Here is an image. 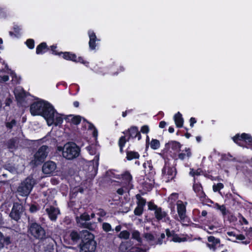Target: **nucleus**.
<instances>
[{"label":"nucleus","mask_w":252,"mask_h":252,"mask_svg":"<svg viewBox=\"0 0 252 252\" xmlns=\"http://www.w3.org/2000/svg\"><path fill=\"white\" fill-rule=\"evenodd\" d=\"M56 164L52 161H48L44 163L42 166V171L44 174H51L56 169Z\"/></svg>","instance_id":"obj_23"},{"label":"nucleus","mask_w":252,"mask_h":252,"mask_svg":"<svg viewBox=\"0 0 252 252\" xmlns=\"http://www.w3.org/2000/svg\"><path fill=\"white\" fill-rule=\"evenodd\" d=\"M127 142L126 140V136H121L118 141V145L120 148V152L123 154L124 153V148Z\"/></svg>","instance_id":"obj_33"},{"label":"nucleus","mask_w":252,"mask_h":252,"mask_svg":"<svg viewBox=\"0 0 252 252\" xmlns=\"http://www.w3.org/2000/svg\"><path fill=\"white\" fill-rule=\"evenodd\" d=\"M166 125V123L164 121H160L159 123V127L161 128H163L165 127Z\"/></svg>","instance_id":"obj_63"},{"label":"nucleus","mask_w":252,"mask_h":252,"mask_svg":"<svg viewBox=\"0 0 252 252\" xmlns=\"http://www.w3.org/2000/svg\"><path fill=\"white\" fill-rule=\"evenodd\" d=\"M216 206L217 209L219 210L221 212L223 216H225L228 211L226 210V207L224 205H220L218 203H216Z\"/></svg>","instance_id":"obj_38"},{"label":"nucleus","mask_w":252,"mask_h":252,"mask_svg":"<svg viewBox=\"0 0 252 252\" xmlns=\"http://www.w3.org/2000/svg\"><path fill=\"white\" fill-rule=\"evenodd\" d=\"M137 201V205L144 207L146 204V199L142 197L140 194H138L136 195Z\"/></svg>","instance_id":"obj_34"},{"label":"nucleus","mask_w":252,"mask_h":252,"mask_svg":"<svg viewBox=\"0 0 252 252\" xmlns=\"http://www.w3.org/2000/svg\"><path fill=\"white\" fill-rule=\"evenodd\" d=\"M12 102V99L9 97H7L5 100V104L6 106H9Z\"/></svg>","instance_id":"obj_59"},{"label":"nucleus","mask_w":252,"mask_h":252,"mask_svg":"<svg viewBox=\"0 0 252 252\" xmlns=\"http://www.w3.org/2000/svg\"><path fill=\"white\" fill-rule=\"evenodd\" d=\"M64 120L67 123L78 125L81 121L82 117L79 115H68L64 116Z\"/></svg>","instance_id":"obj_24"},{"label":"nucleus","mask_w":252,"mask_h":252,"mask_svg":"<svg viewBox=\"0 0 252 252\" xmlns=\"http://www.w3.org/2000/svg\"><path fill=\"white\" fill-rule=\"evenodd\" d=\"M164 159V164L161 170V175L163 178L167 179V182L173 180L177 174V170L175 166H172L168 158L163 157Z\"/></svg>","instance_id":"obj_4"},{"label":"nucleus","mask_w":252,"mask_h":252,"mask_svg":"<svg viewBox=\"0 0 252 252\" xmlns=\"http://www.w3.org/2000/svg\"><path fill=\"white\" fill-rule=\"evenodd\" d=\"M17 124V122L15 119H12L10 122L5 123L6 127L8 129H11Z\"/></svg>","instance_id":"obj_42"},{"label":"nucleus","mask_w":252,"mask_h":252,"mask_svg":"<svg viewBox=\"0 0 252 252\" xmlns=\"http://www.w3.org/2000/svg\"><path fill=\"white\" fill-rule=\"evenodd\" d=\"M149 131V127L147 125H144L141 127L140 131L143 133L147 134Z\"/></svg>","instance_id":"obj_53"},{"label":"nucleus","mask_w":252,"mask_h":252,"mask_svg":"<svg viewBox=\"0 0 252 252\" xmlns=\"http://www.w3.org/2000/svg\"><path fill=\"white\" fill-rule=\"evenodd\" d=\"M88 34L89 36V45L90 49L91 50H94L96 49L97 45L96 42L100 40L97 38L95 33L93 31H89L88 32Z\"/></svg>","instance_id":"obj_22"},{"label":"nucleus","mask_w":252,"mask_h":252,"mask_svg":"<svg viewBox=\"0 0 252 252\" xmlns=\"http://www.w3.org/2000/svg\"><path fill=\"white\" fill-rule=\"evenodd\" d=\"M84 238L79 244L80 252H94L96 242L94 240V235L88 230L83 233Z\"/></svg>","instance_id":"obj_2"},{"label":"nucleus","mask_w":252,"mask_h":252,"mask_svg":"<svg viewBox=\"0 0 252 252\" xmlns=\"http://www.w3.org/2000/svg\"><path fill=\"white\" fill-rule=\"evenodd\" d=\"M39 244L43 245V248L46 252H54L55 240L49 234L44 240L41 241Z\"/></svg>","instance_id":"obj_18"},{"label":"nucleus","mask_w":252,"mask_h":252,"mask_svg":"<svg viewBox=\"0 0 252 252\" xmlns=\"http://www.w3.org/2000/svg\"><path fill=\"white\" fill-rule=\"evenodd\" d=\"M27 228L28 235L31 238L38 240V243L44 240L49 234L42 224L35 220H29Z\"/></svg>","instance_id":"obj_1"},{"label":"nucleus","mask_w":252,"mask_h":252,"mask_svg":"<svg viewBox=\"0 0 252 252\" xmlns=\"http://www.w3.org/2000/svg\"><path fill=\"white\" fill-rule=\"evenodd\" d=\"M132 238L137 240L139 243L142 242L140 232L138 230H135L132 233Z\"/></svg>","instance_id":"obj_40"},{"label":"nucleus","mask_w":252,"mask_h":252,"mask_svg":"<svg viewBox=\"0 0 252 252\" xmlns=\"http://www.w3.org/2000/svg\"><path fill=\"white\" fill-rule=\"evenodd\" d=\"M145 238L148 241H152L155 239L154 236L151 233H147L145 234Z\"/></svg>","instance_id":"obj_52"},{"label":"nucleus","mask_w":252,"mask_h":252,"mask_svg":"<svg viewBox=\"0 0 252 252\" xmlns=\"http://www.w3.org/2000/svg\"><path fill=\"white\" fill-rule=\"evenodd\" d=\"M102 229L106 232H108L112 230V227L110 223L103 222L102 223Z\"/></svg>","instance_id":"obj_47"},{"label":"nucleus","mask_w":252,"mask_h":252,"mask_svg":"<svg viewBox=\"0 0 252 252\" xmlns=\"http://www.w3.org/2000/svg\"><path fill=\"white\" fill-rule=\"evenodd\" d=\"M144 211V207L137 205L134 210V214L135 216H140L142 215Z\"/></svg>","instance_id":"obj_43"},{"label":"nucleus","mask_w":252,"mask_h":252,"mask_svg":"<svg viewBox=\"0 0 252 252\" xmlns=\"http://www.w3.org/2000/svg\"><path fill=\"white\" fill-rule=\"evenodd\" d=\"M48 147L47 145H42L35 153L33 159L30 162V164L33 167H36L44 162L48 156Z\"/></svg>","instance_id":"obj_3"},{"label":"nucleus","mask_w":252,"mask_h":252,"mask_svg":"<svg viewBox=\"0 0 252 252\" xmlns=\"http://www.w3.org/2000/svg\"><path fill=\"white\" fill-rule=\"evenodd\" d=\"M24 210V207L22 204L14 202L9 216L11 220L18 222L21 220Z\"/></svg>","instance_id":"obj_12"},{"label":"nucleus","mask_w":252,"mask_h":252,"mask_svg":"<svg viewBox=\"0 0 252 252\" xmlns=\"http://www.w3.org/2000/svg\"><path fill=\"white\" fill-rule=\"evenodd\" d=\"M194 183L192 186L193 191L195 192L196 196H198L200 200L204 201L207 197V195L203 191V187L200 183L195 182V178L193 179Z\"/></svg>","instance_id":"obj_19"},{"label":"nucleus","mask_w":252,"mask_h":252,"mask_svg":"<svg viewBox=\"0 0 252 252\" xmlns=\"http://www.w3.org/2000/svg\"><path fill=\"white\" fill-rule=\"evenodd\" d=\"M224 187L223 184L221 183H218L217 185H214L213 186V189L214 191L217 192L220 191L221 189Z\"/></svg>","instance_id":"obj_48"},{"label":"nucleus","mask_w":252,"mask_h":252,"mask_svg":"<svg viewBox=\"0 0 252 252\" xmlns=\"http://www.w3.org/2000/svg\"><path fill=\"white\" fill-rule=\"evenodd\" d=\"M61 57L63 59L72 61L73 62L76 61V55L71 52H61Z\"/></svg>","instance_id":"obj_27"},{"label":"nucleus","mask_w":252,"mask_h":252,"mask_svg":"<svg viewBox=\"0 0 252 252\" xmlns=\"http://www.w3.org/2000/svg\"><path fill=\"white\" fill-rule=\"evenodd\" d=\"M165 233L167 240L170 241L171 238H172L173 236L175 234V232L174 230L170 231L169 229L167 228L165 229Z\"/></svg>","instance_id":"obj_46"},{"label":"nucleus","mask_w":252,"mask_h":252,"mask_svg":"<svg viewBox=\"0 0 252 252\" xmlns=\"http://www.w3.org/2000/svg\"><path fill=\"white\" fill-rule=\"evenodd\" d=\"M229 157H230V158L232 157V156L230 155V154H228L227 155L224 154L222 156V159L224 160H229Z\"/></svg>","instance_id":"obj_62"},{"label":"nucleus","mask_w":252,"mask_h":252,"mask_svg":"<svg viewBox=\"0 0 252 252\" xmlns=\"http://www.w3.org/2000/svg\"><path fill=\"white\" fill-rule=\"evenodd\" d=\"M190 126L191 127H192L194 126V124L196 123V120L194 117L190 118L189 120Z\"/></svg>","instance_id":"obj_60"},{"label":"nucleus","mask_w":252,"mask_h":252,"mask_svg":"<svg viewBox=\"0 0 252 252\" xmlns=\"http://www.w3.org/2000/svg\"><path fill=\"white\" fill-rule=\"evenodd\" d=\"M34 184L35 182L33 178L30 177L26 178L17 188L19 194L22 196H28L31 193Z\"/></svg>","instance_id":"obj_7"},{"label":"nucleus","mask_w":252,"mask_h":252,"mask_svg":"<svg viewBox=\"0 0 252 252\" xmlns=\"http://www.w3.org/2000/svg\"><path fill=\"white\" fill-rule=\"evenodd\" d=\"M232 139L234 143L239 146H241L239 142V141H244L252 149V136L250 134L243 133L240 135L238 133L232 138Z\"/></svg>","instance_id":"obj_17"},{"label":"nucleus","mask_w":252,"mask_h":252,"mask_svg":"<svg viewBox=\"0 0 252 252\" xmlns=\"http://www.w3.org/2000/svg\"><path fill=\"white\" fill-rule=\"evenodd\" d=\"M97 215H98L101 217H104L106 216V212L104 209L100 208L98 209V213H97Z\"/></svg>","instance_id":"obj_58"},{"label":"nucleus","mask_w":252,"mask_h":252,"mask_svg":"<svg viewBox=\"0 0 252 252\" xmlns=\"http://www.w3.org/2000/svg\"><path fill=\"white\" fill-rule=\"evenodd\" d=\"M26 97V95L25 92L19 93L16 95V98L19 102L24 101Z\"/></svg>","instance_id":"obj_45"},{"label":"nucleus","mask_w":252,"mask_h":252,"mask_svg":"<svg viewBox=\"0 0 252 252\" xmlns=\"http://www.w3.org/2000/svg\"><path fill=\"white\" fill-rule=\"evenodd\" d=\"M6 17V12L5 9L0 6V18H5Z\"/></svg>","instance_id":"obj_55"},{"label":"nucleus","mask_w":252,"mask_h":252,"mask_svg":"<svg viewBox=\"0 0 252 252\" xmlns=\"http://www.w3.org/2000/svg\"><path fill=\"white\" fill-rule=\"evenodd\" d=\"M127 148L126 151V158L127 160H131L134 159H138L140 157V155L137 152L129 151Z\"/></svg>","instance_id":"obj_29"},{"label":"nucleus","mask_w":252,"mask_h":252,"mask_svg":"<svg viewBox=\"0 0 252 252\" xmlns=\"http://www.w3.org/2000/svg\"><path fill=\"white\" fill-rule=\"evenodd\" d=\"M46 101L41 100L34 101L31 104L30 112L32 116H40Z\"/></svg>","instance_id":"obj_15"},{"label":"nucleus","mask_w":252,"mask_h":252,"mask_svg":"<svg viewBox=\"0 0 252 252\" xmlns=\"http://www.w3.org/2000/svg\"><path fill=\"white\" fill-rule=\"evenodd\" d=\"M57 111L53 106L48 101H46L40 116L45 119L48 126H51L53 125L54 117Z\"/></svg>","instance_id":"obj_8"},{"label":"nucleus","mask_w":252,"mask_h":252,"mask_svg":"<svg viewBox=\"0 0 252 252\" xmlns=\"http://www.w3.org/2000/svg\"><path fill=\"white\" fill-rule=\"evenodd\" d=\"M165 235L164 233H162L160 234V237L158 239L157 243L161 245L163 243V240L165 239Z\"/></svg>","instance_id":"obj_54"},{"label":"nucleus","mask_w":252,"mask_h":252,"mask_svg":"<svg viewBox=\"0 0 252 252\" xmlns=\"http://www.w3.org/2000/svg\"><path fill=\"white\" fill-rule=\"evenodd\" d=\"M121 178L123 183L130 189L133 188L132 185V176L128 171H125L121 174Z\"/></svg>","instance_id":"obj_21"},{"label":"nucleus","mask_w":252,"mask_h":252,"mask_svg":"<svg viewBox=\"0 0 252 252\" xmlns=\"http://www.w3.org/2000/svg\"><path fill=\"white\" fill-rule=\"evenodd\" d=\"M226 201L232 206H237L240 204L238 198L233 196L232 194H230L229 196L227 197V199L226 200Z\"/></svg>","instance_id":"obj_32"},{"label":"nucleus","mask_w":252,"mask_h":252,"mask_svg":"<svg viewBox=\"0 0 252 252\" xmlns=\"http://www.w3.org/2000/svg\"><path fill=\"white\" fill-rule=\"evenodd\" d=\"M46 212L50 220L52 221H56L57 219L58 215L60 214L59 209L55 208L53 206H50L49 208H46Z\"/></svg>","instance_id":"obj_20"},{"label":"nucleus","mask_w":252,"mask_h":252,"mask_svg":"<svg viewBox=\"0 0 252 252\" xmlns=\"http://www.w3.org/2000/svg\"><path fill=\"white\" fill-rule=\"evenodd\" d=\"M178 198V194L177 193H172L168 197V200L172 201H175Z\"/></svg>","instance_id":"obj_51"},{"label":"nucleus","mask_w":252,"mask_h":252,"mask_svg":"<svg viewBox=\"0 0 252 252\" xmlns=\"http://www.w3.org/2000/svg\"><path fill=\"white\" fill-rule=\"evenodd\" d=\"M56 114V117L55 116L54 117L53 125L55 126H57L62 124L64 117H63L64 115L58 113L57 112Z\"/></svg>","instance_id":"obj_31"},{"label":"nucleus","mask_w":252,"mask_h":252,"mask_svg":"<svg viewBox=\"0 0 252 252\" xmlns=\"http://www.w3.org/2000/svg\"><path fill=\"white\" fill-rule=\"evenodd\" d=\"M125 135L123 136H126V140L128 142L131 139H134L137 137L138 140L141 139V135L140 132L139 131L138 128L136 126H131L123 132Z\"/></svg>","instance_id":"obj_13"},{"label":"nucleus","mask_w":252,"mask_h":252,"mask_svg":"<svg viewBox=\"0 0 252 252\" xmlns=\"http://www.w3.org/2000/svg\"><path fill=\"white\" fill-rule=\"evenodd\" d=\"M170 241H173L174 242H181L182 241V239L175 233V234L173 236V237L171 238Z\"/></svg>","instance_id":"obj_50"},{"label":"nucleus","mask_w":252,"mask_h":252,"mask_svg":"<svg viewBox=\"0 0 252 252\" xmlns=\"http://www.w3.org/2000/svg\"><path fill=\"white\" fill-rule=\"evenodd\" d=\"M144 168L145 178L150 181V183L144 184V187L149 189H152L154 183V177L156 174V171L153 167L151 161H147L143 164Z\"/></svg>","instance_id":"obj_6"},{"label":"nucleus","mask_w":252,"mask_h":252,"mask_svg":"<svg viewBox=\"0 0 252 252\" xmlns=\"http://www.w3.org/2000/svg\"><path fill=\"white\" fill-rule=\"evenodd\" d=\"M40 209V206L37 204H32L30 205L29 211L31 213H34L39 211Z\"/></svg>","instance_id":"obj_39"},{"label":"nucleus","mask_w":252,"mask_h":252,"mask_svg":"<svg viewBox=\"0 0 252 252\" xmlns=\"http://www.w3.org/2000/svg\"><path fill=\"white\" fill-rule=\"evenodd\" d=\"M74 62L76 63H79L84 64L87 67L89 66V62L85 60L84 58L82 57H79L78 58L76 57V61Z\"/></svg>","instance_id":"obj_41"},{"label":"nucleus","mask_w":252,"mask_h":252,"mask_svg":"<svg viewBox=\"0 0 252 252\" xmlns=\"http://www.w3.org/2000/svg\"><path fill=\"white\" fill-rule=\"evenodd\" d=\"M208 241L209 242L208 244V247L213 249H215L216 245L220 243V239L216 238L213 236H209L208 237Z\"/></svg>","instance_id":"obj_28"},{"label":"nucleus","mask_w":252,"mask_h":252,"mask_svg":"<svg viewBox=\"0 0 252 252\" xmlns=\"http://www.w3.org/2000/svg\"><path fill=\"white\" fill-rule=\"evenodd\" d=\"M182 146V145L179 142L170 140L165 143L163 151L168 153L170 156L173 158V155L177 154L181 149Z\"/></svg>","instance_id":"obj_11"},{"label":"nucleus","mask_w":252,"mask_h":252,"mask_svg":"<svg viewBox=\"0 0 252 252\" xmlns=\"http://www.w3.org/2000/svg\"><path fill=\"white\" fill-rule=\"evenodd\" d=\"M118 236L121 239L127 240L129 238L130 233L127 230H123L120 232Z\"/></svg>","instance_id":"obj_37"},{"label":"nucleus","mask_w":252,"mask_h":252,"mask_svg":"<svg viewBox=\"0 0 252 252\" xmlns=\"http://www.w3.org/2000/svg\"><path fill=\"white\" fill-rule=\"evenodd\" d=\"M8 149L9 150H16L17 149V139L16 137L12 138L9 139L6 144Z\"/></svg>","instance_id":"obj_30"},{"label":"nucleus","mask_w":252,"mask_h":252,"mask_svg":"<svg viewBox=\"0 0 252 252\" xmlns=\"http://www.w3.org/2000/svg\"><path fill=\"white\" fill-rule=\"evenodd\" d=\"M49 47V50H50V53L56 56L59 57L61 56V52L58 51L56 49L57 48V45H52Z\"/></svg>","instance_id":"obj_36"},{"label":"nucleus","mask_w":252,"mask_h":252,"mask_svg":"<svg viewBox=\"0 0 252 252\" xmlns=\"http://www.w3.org/2000/svg\"><path fill=\"white\" fill-rule=\"evenodd\" d=\"M148 210L154 211L155 218L158 221L167 222L170 220V218L166 212L163 210L162 208L158 206L153 201L147 203Z\"/></svg>","instance_id":"obj_5"},{"label":"nucleus","mask_w":252,"mask_h":252,"mask_svg":"<svg viewBox=\"0 0 252 252\" xmlns=\"http://www.w3.org/2000/svg\"><path fill=\"white\" fill-rule=\"evenodd\" d=\"M79 147L74 143H67L64 145L63 156L67 159H72L77 157L80 154Z\"/></svg>","instance_id":"obj_9"},{"label":"nucleus","mask_w":252,"mask_h":252,"mask_svg":"<svg viewBox=\"0 0 252 252\" xmlns=\"http://www.w3.org/2000/svg\"><path fill=\"white\" fill-rule=\"evenodd\" d=\"M85 230L78 231L76 230H72L69 232V235H65L63 237L64 242L67 244L76 245L81 242L84 238L83 233Z\"/></svg>","instance_id":"obj_10"},{"label":"nucleus","mask_w":252,"mask_h":252,"mask_svg":"<svg viewBox=\"0 0 252 252\" xmlns=\"http://www.w3.org/2000/svg\"><path fill=\"white\" fill-rule=\"evenodd\" d=\"M236 239L237 240L242 241V240H244V239H245V237L243 234H239V235H237V236H236Z\"/></svg>","instance_id":"obj_64"},{"label":"nucleus","mask_w":252,"mask_h":252,"mask_svg":"<svg viewBox=\"0 0 252 252\" xmlns=\"http://www.w3.org/2000/svg\"><path fill=\"white\" fill-rule=\"evenodd\" d=\"M173 156V159L175 161H177L178 160L188 161L192 156L191 150L190 148L187 147H186L184 150H181V149L177 154H174Z\"/></svg>","instance_id":"obj_14"},{"label":"nucleus","mask_w":252,"mask_h":252,"mask_svg":"<svg viewBox=\"0 0 252 252\" xmlns=\"http://www.w3.org/2000/svg\"><path fill=\"white\" fill-rule=\"evenodd\" d=\"M187 203H184L181 200H178L177 203V210L181 221L189 222V219L186 215V205Z\"/></svg>","instance_id":"obj_16"},{"label":"nucleus","mask_w":252,"mask_h":252,"mask_svg":"<svg viewBox=\"0 0 252 252\" xmlns=\"http://www.w3.org/2000/svg\"><path fill=\"white\" fill-rule=\"evenodd\" d=\"M160 142L156 139H152L150 142V147L153 150H157L160 147Z\"/></svg>","instance_id":"obj_35"},{"label":"nucleus","mask_w":252,"mask_h":252,"mask_svg":"<svg viewBox=\"0 0 252 252\" xmlns=\"http://www.w3.org/2000/svg\"><path fill=\"white\" fill-rule=\"evenodd\" d=\"M84 121L89 124V127H88L89 129L94 130V128H96V127L94 126V125L92 123L87 121L85 119H84Z\"/></svg>","instance_id":"obj_61"},{"label":"nucleus","mask_w":252,"mask_h":252,"mask_svg":"<svg viewBox=\"0 0 252 252\" xmlns=\"http://www.w3.org/2000/svg\"><path fill=\"white\" fill-rule=\"evenodd\" d=\"M174 121L177 127L181 128L183 126L184 121L182 115L180 112H178L174 115Z\"/></svg>","instance_id":"obj_26"},{"label":"nucleus","mask_w":252,"mask_h":252,"mask_svg":"<svg viewBox=\"0 0 252 252\" xmlns=\"http://www.w3.org/2000/svg\"><path fill=\"white\" fill-rule=\"evenodd\" d=\"M200 169H197L194 170L193 168L190 169L189 175L192 177L195 176H199L200 175Z\"/></svg>","instance_id":"obj_49"},{"label":"nucleus","mask_w":252,"mask_h":252,"mask_svg":"<svg viewBox=\"0 0 252 252\" xmlns=\"http://www.w3.org/2000/svg\"><path fill=\"white\" fill-rule=\"evenodd\" d=\"M80 219L82 220L87 221L90 220V216L87 214H83L80 216Z\"/></svg>","instance_id":"obj_56"},{"label":"nucleus","mask_w":252,"mask_h":252,"mask_svg":"<svg viewBox=\"0 0 252 252\" xmlns=\"http://www.w3.org/2000/svg\"><path fill=\"white\" fill-rule=\"evenodd\" d=\"M25 44L30 49H32L34 47V40L33 39H28L25 42Z\"/></svg>","instance_id":"obj_44"},{"label":"nucleus","mask_w":252,"mask_h":252,"mask_svg":"<svg viewBox=\"0 0 252 252\" xmlns=\"http://www.w3.org/2000/svg\"><path fill=\"white\" fill-rule=\"evenodd\" d=\"M49 50V47L45 42L40 43L38 45L36 48V54L37 55H42Z\"/></svg>","instance_id":"obj_25"},{"label":"nucleus","mask_w":252,"mask_h":252,"mask_svg":"<svg viewBox=\"0 0 252 252\" xmlns=\"http://www.w3.org/2000/svg\"><path fill=\"white\" fill-rule=\"evenodd\" d=\"M9 76L7 75L0 76V82L4 83L9 80Z\"/></svg>","instance_id":"obj_57"}]
</instances>
